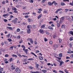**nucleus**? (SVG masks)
<instances>
[{
    "instance_id": "nucleus-38",
    "label": "nucleus",
    "mask_w": 73,
    "mask_h": 73,
    "mask_svg": "<svg viewBox=\"0 0 73 73\" xmlns=\"http://www.w3.org/2000/svg\"><path fill=\"white\" fill-rule=\"evenodd\" d=\"M17 55H18L20 58L22 57V56H21V54H20L18 53L17 54Z\"/></svg>"
},
{
    "instance_id": "nucleus-24",
    "label": "nucleus",
    "mask_w": 73,
    "mask_h": 73,
    "mask_svg": "<svg viewBox=\"0 0 73 73\" xmlns=\"http://www.w3.org/2000/svg\"><path fill=\"white\" fill-rule=\"evenodd\" d=\"M39 59L40 60H43V57L41 56H39Z\"/></svg>"
},
{
    "instance_id": "nucleus-45",
    "label": "nucleus",
    "mask_w": 73,
    "mask_h": 73,
    "mask_svg": "<svg viewBox=\"0 0 73 73\" xmlns=\"http://www.w3.org/2000/svg\"><path fill=\"white\" fill-rule=\"evenodd\" d=\"M33 28H34V29H35L36 28H37V27L35 25H33Z\"/></svg>"
},
{
    "instance_id": "nucleus-51",
    "label": "nucleus",
    "mask_w": 73,
    "mask_h": 73,
    "mask_svg": "<svg viewBox=\"0 0 73 73\" xmlns=\"http://www.w3.org/2000/svg\"><path fill=\"white\" fill-rule=\"evenodd\" d=\"M8 56H9V55H8V54H6L5 55V57H8Z\"/></svg>"
},
{
    "instance_id": "nucleus-15",
    "label": "nucleus",
    "mask_w": 73,
    "mask_h": 73,
    "mask_svg": "<svg viewBox=\"0 0 73 73\" xmlns=\"http://www.w3.org/2000/svg\"><path fill=\"white\" fill-rule=\"evenodd\" d=\"M66 19L67 20H71L70 17L69 16H66Z\"/></svg>"
},
{
    "instance_id": "nucleus-17",
    "label": "nucleus",
    "mask_w": 73,
    "mask_h": 73,
    "mask_svg": "<svg viewBox=\"0 0 73 73\" xmlns=\"http://www.w3.org/2000/svg\"><path fill=\"white\" fill-rule=\"evenodd\" d=\"M30 73H40L39 71H36V72H33L32 71H31Z\"/></svg>"
},
{
    "instance_id": "nucleus-26",
    "label": "nucleus",
    "mask_w": 73,
    "mask_h": 73,
    "mask_svg": "<svg viewBox=\"0 0 73 73\" xmlns=\"http://www.w3.org/2000/svg\"><path fill=\"white\" fill-rule=\"evenodd\" d=\"M9 62H13V58H11L9 59Z\"/></svg>"
},
{
    "instance_id": "nucleus-2",
    "label": "nucleus",
    "mask_w": 73,
    "mask_h": 73,
    "mask_svg": "<svg viewBox=\"0 0 73 73\" xmlns=\"http://www.w3.org/2000/svg\"><path fill=\"white\" fill-rule=\"evenodd\" d=\"M12 9L14 10V13H18V11H17V9L15 7L13 6L12 7Z\"/></svg>"
},
{
    "instance_id": "nucleus-14",
    "label": "nucleus",
    "mask_w": 73,
    "mask_h": 73,
    "mask_svg": "<svg viewBox=\"0 0 73 73\" xmlns=\"http://www.w3.org/2000/svg\"><path fill=\"white\" fill-rule=\"evenodd\" d=\"M53 3L55 6H56V5L57 4V3H56V2L55 1H54L52 2V4H53Z\"/></svg>"
},
{
    "instance_id": "nucleus-49",
    "label": "nucleus",
    "mask_w": 73,
    "mask_h": 73,
    "mask_svg": "<svg viewBox=\"0 0 73 73\" xmlns=\"http://www.w3.org/2000/svg\"><path fill=\"white\" fill-rule=\"evenodd\" d=\"M38 66H39V64H37L36 65V67L37 68H38Z\"/></svg>"
},
{
    "instance_id": "nucleus-46",
    "label": "nucleus",
    "mask_w": 73,
    "mask_h": 73,
    "mask_svg": "<svg viewBox=\"0 0 73 73\" xmlns=\"http://www.w3.org/2000/svg\"><path fill=\"white\" fill-rule=\"evenodd\" d=\"M64 72H65L66 73H69V72H68V70H66V69H64Z\"/></svg>"
},
{
    "instance_id": "nucleus-59",
    "label": "nucleus",
    "mask_w": 73,
    "mask_h": 73,
    "mask_svg": "<svg viewBox=\"0 0 73 73\" xmlns=\"http://www.w3.org/2000/svg\"><path fill=\"white\" fill-rule=\"evenodd\" d=\"M33 2L34 1H33V0H31L30 1V3H33Z\"/></svg>"
},
{
    "instance_id": "nucleus-47",
    "label": "nucleus",
    "mask_w": 73,
    "mask_h": 73,
    "mask_svg": "<svg viewBox=\"0 0 73 73\" xmlns=\"http://www.w3.org/2000/svg\"><path fill=\"white\" fill-rule=\"evenodd\" d=\"M8 40H9V42H11V41H12V40L11 39L9 38L8 39Z\"/></svg>"
},
{
    "instance_id": "nucleus-35",
    "label": "nucleus",
    "mask_w": 73,
    "mask_h": 73,
    "mask_svg": "<svg viewBox=\"0 0 73 73\" xmlns=\"http://www.w3.org/2000/svg\"><path fill=\"white\" fill-rule=\"evenodd\" d=\"M64 62H63L62 61L61 62H60V66H61V65H62V64H64Z\"/></svg>"
},
{
    "instance_id": "nucleus-42",
    "label": "nucleus",
    "mask_w": 73,
    "mask_h": 73,
    "mask_svg": "<svg viewBox=\"0 0 73 73\" xmlns=\"http://www.w3.org/2000/svg\"><path fill=\"white\" fill-rule=\"evenodd\" d=\"M52 72H53L54 73H57V72L56 71V70H52Z\"/></svg>"
},
{
    "instance_id": "nucleus-20",
    "label": "nucleus",
    "mask_w": 73,
    "mask_h": 73,
    "mask_svg": "<svg viewBox=\"0 0 73 73\" xmlns=\"http://www.w3.org/2000/svg\"><path fill=\"white\" fill-rule=\"evenodd\" d=\"M45 32L46 34V35H50V33H49L48 32V31H45Z\"/></svg>"
},
{
    "instance_id": "nucleus-28",
    "label": "nucleus",
    "mask_w": 73,
    "mask_h": 73,
    "mask_svg": "<svg viewBox=\"0 0 73 73\" xmlns=\"http://www.w3.org/2000/svg\"><path fill=\"white\" fill-rule=\"evenodd\" d=\"M7 28L10 29V30H12V28L11 27H7Z\"/></svg>"
},
{
    "instance_id": "nucleus-48",
    "label": "nucleus",
    "mask_w": 73,
    "mask_h": 73,
    "mask_svg": "<svg viewBox=\"0 0 73 73\" xmlns=\"http://www.w3.org/2000/svg\"><path fill=\"white\" fill-rule=\"evenodd\" d=\"M70 41H72V40H73V37H70Z\"/></svg>"
},
{
    "instance_id": "nucleus-9",
    "label": "nucleus",
    "mask_w": 73,
    "mask_h": 73,
    "mask_svg": "<svg viewBox=\"0 0 73 73\" xmlns=\"http://www.w3.org/2000/svg\"><path fill=\"white\" fill-rule=\"evenodd\" d=\"M61 10H62V9L61 8L58 9L55 11V13H58V12H59V11H61Z\"/></svg>"
},
{
    "instance_id": "nucleus-56",
    "label": "nucleus",
    "mask_w": 73,
    "mask_h": 73,
    "mask_svg": "<svg viewBox=\"0 0 73 73\" xmlns=\"http://www.w3.org/2000/svg\"><path fill=\"white\" fill-rule=\"evenodd\" d=\"M17 31L18 32H20V29L19 28H18L17 29Z\"/></svg>"
},
{
    "instance_id": "nucleus-31",
    "label": "nucleus",
    "mask_w": 73,
    "mask_h": 73,
    "mask_svg": "<svg viewBox=\"0 0 73 73\" xmlns=\"http://www.w3.org/2000/svg\"><path fill=\"white\" fill-rule=\"evenodd\" d=\"M60 5H61L63 6L65 5V3L63 2H61L60 3Z\"/></svg>"
},
{
    "instance_id": "nucleus-7",
    "label": "nucleus",
    "mask_w": 73,
    "mask_h": 73,
    "mask_svg": "<svg viewBox=\"0 0 73 73\" xmlns=\"http://www.w3.org/2000/svg\"><path fill=\"white\" fill-rule=\"evenodd\" d=\"M40 28L41 29H45L46 28V27H45V25H42L40 27Z\"/></svg>"
},
{
    "instance_id": "nucleus-58",
    "label": "nucleus",
    "mask_w": 73,
    "mask_h": 73,
    "mask_svg": "<svg viewBox=\"0 0 73 73\" xmlns=\"http://www.w3.org/2000/svg\"><path fill=\"white\" fill-rule=\"evenodd\" d=\"M23 24L24 25H27V24L25 23V22H23Z\"/></svg>"
},
{
    "instance_id": "nucleus-33",
    "label": "nucleus",
    "mask_w": 73,
    "mask_h": 73,
    "mask_svg": "<svg viewBox=\"0 0 73 73\" xmlns=\"http://www.w3.org/2000/svg\"><path fill=\"white\" fill-rule=\"evenodd\" d=\"M31 54L33 55H34V56H35V57H37V55H35V54L34 53H33V52H31Z\"/></svg>"
},
{
    "instance_id": "nucleus-19",
    "label": "nucleus",
    "mask_w": 73,
    "mask_h": 73,
    "mask_svg": "<svg viewBox=\"0 0 73 73\" xmlns=\"http://www.w3.org/2000/svg\"><path fill=\"white\" fill-rule=\"evenodd\" d=\"M11 22L12 23H14V24H16L17 23V21L15 20L12 21Z\"/></svg>"
},
{
    "instance_id": "nucleus-40",
    "label": "nucleus",
    "mask_w": 73,
    "mask_h": 73,
    "mask_svg": "<svg viewBox=\"0 0 73 73\" xmlns=\"http://www.w3.org/2000/svg\"><path fill=\"white\" fill-rule=\"evenodd\" d=\"M69 46L70 47V48H72V43H70L69 44Z\"/></svg>"
},
{
    "instance_id": "nucleus-25",
    "label": "nucleus",
    "mask_w": 73,
    "mask_h": 73,
    "mask_svg": "<svg viewBox=\"0 0 73 73\" xmlns=\"http://www.w3.org/2000/svg\"><path fill=\"white\" fill-rule=\"evenodd\" d=\"M28 60L29 61H33L34 60V59L33 58H29L28 59Z\"/></svg>"
},
{
    "instance_id": "nucleus-55",
    "label": "nucleus",
    "mask_w": 73,
    "mask_h": 73,
    "mask_svg": "<svg viewBox=\"0 0 73 73\" xmlns=\"http://www.w3.org/2000/svg\"><path fill=\"white\" fill-rule=\"evenodd\" d=\"M63 1H65V2H66V1H68V2H69V0H63Z\"/></svg>"
},
{
    "instance_id": "nucleus-8",
    "label": "nucleus",
    "mask_w": 73,
    "mask_h": 73,
    "mask_svg": "<svg viewBox=\"0 0 73 73\" xmlns=\"http://www.w3.org/2000/svg\"><path fill=\"white\" fill-rule=\"evenodd\" d=\"M39 32L40 33H41V34H43L44 33V30L41 29H40Z\"/></svg>"
},
{
    "instance_id": "nucleus-13",
    "label": "nucleus",
    "mask_w": 73,
    "mask_h": 73,
    "mask_svg": "<svg viewBox=\"0 0 73 73\" xmlns=\"http://www.w3.org/2000/svg\"><path fill=\"white\" fill-rule=\"evenodd\" d=\"M42 16V14H40V15H39V16L37 17V18L38 19V20H39V19H40V18H41V16Z\"/></svg>"
},
{
    "instance_id": "nucleus-32",
    "label": "nucleus",
    "mask_w": 73,
    "mask_h": 73,
    "mask_svg": "<svg viewBox=\"0 0 73 73\" xmlns=\"http://www.w3.org/2000/svg\"><path fill=\"white\" fill-rule=\"evenodd\" d=\"M59 56L60 57H61L62 56V53H60L59 55Z\"/></svg>"
},
{
    "instance_id": "nucleus-16",
    "label": "nucleus",
    "mask_w": 73,
    "mask_h": 73,
    "mask_svg": "<svg viewBox=\"0 0 73 73\" xmlns=\"http://www.w3.org/2000/svg\"><path fill=\"white\" fill-rule=\"evenodd\" d=\"M30 42L31 44H33V40H32V38L30 39Z\"/></svg>"
},
{
    "instance_id": "nucleus-34",
    "label": "nucleus",
    "mask_w": 73,
    "mask_h": 73,
    "mask_svg": "<svg viewBox=\"0 0 73 73\" xmlns=\"http://www.w3.org/2000/svg\"><path fill=\"white\" fill-rule=\"evenodd\" d=\"M48 4L49 5H53V4H52V3H51L50 2H49L48 3Z\"/></svg>"
},
{
    "instance_id": "nucleus-50",
    "label": "nucleus",
    "mask_w": 73,
    "mask_h": 73,
    "mask_svg": "<svg viewBox=\"0 0 73 73\" xmlns=\"http://www.w3.org/2000/svg\"><path fill=\"white\" fill-rule=\"evenodd\" d=\"M2 4H5V1H3V2H2Z\"/></svg>"
},
{
    "instance_id": "nucleus-23",
    "label": "nucleus",
    "mask_w": 73,
    "mask_h": 73,
    "mask_svg": "<svg viewBox=\"0 0 73 73\" xmlns=\"http://www.w3.org/2000/svg\"><path fill=\"white\" fill-rule=\"evenodd\" d=\"M17 38H18V39H20L21 38V36L20 35H19V36H16Z\"/></svg>"
},
{
    "instance_id": "nucleus-54",
    "label": "nucleus",
    "mask_w": 73,
    "mask_h": 73,
    "mask_svg": "<svg viewBox=\"0 0 73 73\" xmlns=\"http://www.w3.org/2000/svg\"><path fill=\"white\" fill-rule=\"evenodd\" d=\"M29 17V15H26L25 16V17L26 19L28 18Z\"/></svg>"
},
{
    "instance_id": "nucleus-52",
    "label": "nucleus",
    "mask_w": 73,
    "mask_h": 73,
    "mask_svg": "<svg viewBox=\"0 0 73 73\" xmlns=\"http://www.w3.org/2000/svg\"><path fill=\"white\" fill-rule=\"evenodd\" d=\"M46 0H43L42 1V3H44L45 2Z\"/></svg>"
},
{
    "instance_id": "nucleus-53",
    "label": "nucleus",
    "mask_w": 73,
    "mask_h": 73,
    "mask_svg": "<svg viewBox=\"0 0 73 73\" xmlns=\"http://www.w3.org/2000/svg\"><path fill=\"white\" fill-rule=\"evenodd\" d=\"M3 68H0V71H3Z\"/></svg>"
},
{
    "instance_id": "nucleus-57",
    "label": "nucleus",
    "mask_w": 73,
    "mask_h": 73,
    "mask_svg": "<svg viewBox=\"0 0 73 73\" xmlns=\"http://www.w3.org/2000/svg\"><path fill=\"white\" fill-rule=\"evenodd\" d=\"M53 37L54 38H56V34L54 35Z\"/></svg>"
},
{
    "instance_id": "nucleus-64",
    "label": "nucleus",
    "mask_w": 73,
    "mask_h": 73,
    "mask_svg": "<svg viewBox=\"0 0 73 73\" xmlns=\"http://www.w3.org/2000/svg\"><path fill=\"white\" fill-rule=\"evenodd\" d=\"M52 43H53V42H52V41H50V42H49L50 44H52Z\"/></svg>"
},
{
    "instance_id": "nucleus-18",
    "label": "nucleus",
    "mask_w": 73,
    "mask_h": 73,
    "mask_svg": "<svg viewBox=\"0 0 73 73\" xmlns=\"http://www.w3.org/2000/svg\"><path fill=\"white\" fill-rule=\"evenodd\" d=\"M12 56L13 57H15V58H17V56L16 55L13 54L12 55Z\"/></svg>"
},
{
    "instance_id": "nucleus-36",
    "label": "nucleus",
    "mask_w": 73,
    "mask_h": 73,
    "mask_svg": "<svg viewBox=\"0 0 73 73\" xmlns=\"http://www.w3.org/2000/svg\"><path fill=\"white\" fill-rule=\"evenodd\" d=\"M42 72H43V73H46V70H42Z\"/></svg>"
},
{
    "instance_id": "nucleus-5",
    "label": "nucleus",
    "mask_w": 73,
    "mask_h": 73,
    "mask_svg": "<svg viewBox=\"0 0 73 73\" xmlns=\"http://www.w3.org/2000/svg\"><path fill=\"white\" fill-rule=\"evenodd\" d=\"M23 51H24V52L26 53V54L27 55H29V53H28V49H24V50H23Z\"/></svg>"
},
{
    "instance_id": "nucleus-41",
    "label": "nucleus",
    "mask_w": 73,
    "mask_h": 73,
    "mask_svg": "<svg viewBox=\"0 0 73 73\" xmlns=\"http://www.w3.org/2000/svg\"><path fill=\"white\" fill-rule=\"evenodd\" d=\"M48 24H53V21H50V22H49Z\"/></svg>"
},
{
    "instance_id": "nucleus-62",
    "label": "nucleus",
    "mask_w": 73,
    "mask_h": 73,
    "mask_svg": "<svg viewBox=\"0 0 73 73\" xmlns=\"http://www.w3.org/2000/svg\"><path fill=\"white\" fill-rule=\"evenodd\" d=\"M68 9H65V12H67L68 11Z\"/></svg>"
},
{
    "instance_id": "nucleus-61",
    "label": "nucleus",
    "mask_w": 73,
    "mask_h": 73,
    "mask_svg": "<svg viewBox=\"0 0 73 73\" xmlns=\"http://www.w3.org/2000/svg\"><path fill=\"white\" fill-rule=\"evenodd\" d=\"M40 52V51L39 50H37L36 51V53H39Z\"/></svg>"
},
{
    "instance_id": "nucleus-6",
    "label": "nucleus",
    "mask_w": 73,
    "mask_h": 73,
    "mask_svg": "<svg viewBox=\"0 0 73 73\" xmlns=\"http://www.w3.org/2000/svg\"><path fill=\"white\" fill-rule=\"evenodd\" d=\"M11 68L12 70H15V66L14 64H12L11 66Z\"/></svg>"
},
{
    "instance_id": "nucleus-22",
    "label": "nucleus",
    "mask_w": 73,
    "mask_h": 73,
    "mask_svg": "<svg viewBox=\"0 0 73 73\" xmlns=\"http://www.w3.org/2000/svg\"><path fill=\"white\" fill-rule=\"evenodd\" d=\"M9 15V14L7 13L6 14H4L3 15V17H5V16H8Z\"/></svg>"
},
{
    "instance_id": "nucleus-37",
    "label": "nucleus",
    "mask_w": 73,
    "mask_h": 73,
    "mask_svg": "<svg viewBox=\"0 0 73 73\" xmlns=\"http://www.w3.org/2000/svg\"><path fill=\"white\" fill-rule=\"evenodd\" d=\"M62 28H65V25H62Z\"/></svg>"
},
{
    "instance_id": "nucleus-12",
    "label": "nucleus",
    "mask_w": 73,
    "mask_h": 73,
    "mask_svg": "<svg viewBox=\"0 0 73 73\" xmlns=\"http://www.w3.org/2000/svg\"><path fill=\"white\" fill-rule=\"evenodd\" d=\"M32 19H30V18H29L27 19V21H28V22L29 23H31L32 21Z\"/></svg>"
},
{
    "instance_id": "nucleus-60",
    "label": "nucleus",
    "mask_w": 73,
    "mask_h": 73,
    "mask_svg": "<svg viewBox=\"0 0 73 73\" xmlns=\"http://www.w3.org/2000/svg\"><path fill=\"white\" fill-rule=\"evenodd\" d=\"M67 53H69L70 54V53H73V51H72L71 52H67Z\"/></svg>"
},
{
    "instance_id": "nucleus-39",
    "label": "nucleus",
    "mask_w": 73,
    "mask_h": 73,
    "mask_svg": "<svg viewBox=\"0 0 73 73\" xmlns=\"http://www.w3.org/2000/svg\"><path fill=\"white\" fill-rule=\"evenodd\" d=\"M57 27H60V23H58L57 24Z\"/></svg>"
},
{
    "instance_id": "nucleus-27",
    "label": "nucleus",
    "mask_w": 73,
    "mask_h": 73,
    "mask_svg": "<svg viewBox=\"0 0 73 73\" xmlns=\"http://www.w3.org/2000/svg\"><path fill=\"white\" fill-rule=\"evenodd\" d=\"M58 40L59 41V43H61V42H62V39H61L60 38H59L58 39Z\"/></svg>"
},
{
    "instance_id": "nucleus-30",
    "label": "nucleus",
    "mask_w": 73,
    "mask_h": 73,
    "mask_svg": "<svg viewBox=\"0 0 73 73\" xmlns=\"http://www.w3.org/2000/svg\"><path fill=\"white\" fill-rule=\"evenodd\" d=\"M60 19L62 20V21H64L65 19V17H62L60 18Z\"/></svg>"
},
{
    "instance_id": "nucleus-44",
    "label": "nucleus",
    "mask_w": 73,
    "mask_h": 73,
    "mask_svg": "<svg viewBox=\"0 0 73 73\" xmlns=\"http://www.w3.org/2000/svg\"><path fill=\"white\" fill-rule=\"evenodd\" d=\"M44 40L45 42H46L47 41H48V39H46V38H44Z\"/></svg>"
},
{
    "instance_id": "nucleus-11",
    "label": "nucleus",
    "mask_w": 73,
    "mask_h": 73,
    "mask_svg": "<svg viewBox=\"0 0 73 73\" xmlns=\"http://www.w3.org/2000/svg\"><path fill=\"white\" fill-rule=\"evenodd\" d=\"M13 48H14V46H13L10 47L9 49L10 50H13Z\"/></svg>"
},
{
    "instance_id": "nucleus-4",
    "label": "nucleus",
    "mask_w": 73,
    "mask_h": 73,
    "mask_svg": "<svg viewBox=\"0 0 73 73\" xmlns=\"http://www.w3.org/2000/svg\"><path fill=\"white\" fill-rule=\"evenodd\" d=\"M53 48L54 50H56L57 47H58V46L56 44H55L53 45Z\"/></svg>"
},
{
    "instance_id": "nucleus-10",
    "label": "nucleus",
    "mask_w": 73,
    "mask_h": 73,
    "mask_svg": "<svg viewBox=\"0 0 73 73\" xmlns=\"http://www.w3.org/2000/svg\"><path fill=\"white\" fill-rule=\"evenodd\" d=\"M48 28L51 31H53V28L50 26H49L48 27Z\"/></svg>"
},
{
    "instance_id": "nucleus-21",
    "label": "nucleus",
    "mask_w": 73,
    "mask_h": 73,
    "mask_svg": "<svg viewBox=\"0 0 73 73\" xmlns=\"http://www.w3.org/2000/svg\"><path fill=\"white\" fill-rule=\"evenodd\" d=\"M21 47L22 48H23V50H24V49H25V46H24V45H22L21 46Z\"/></svg>"
},
{
    "instance_id": "nucleus-3",
    "label": "nucleus",
    "mask_w": 73,
    "mask_h": 73,
    "mask_svg": "<svg viewBox=\"0 0 73 73\" xmlns=\"http://www.w3.org/2000/svg\"><path fill=\"white\" fill-rule=\"evenodd\" d=\"M15 71L16 73H20L21 72V70L20 69H19V68H17L15 69Z\"/></svg>"
},
{
    "instance_id": "nucleus-1",
    "label": "nucleus",
    "mask_w": 73,
    "mask_h": 73,
    "mask_svg": "<svg viewBox=\"0 0 73 73\" xmlns=\"http://www.w3.org/2000/svg\"><path fill=\"white\" fill-rule=\"evenodd\" d=\"M27 29H29L27 30V33L29 34L31 33V29H32V26L28 25L27 26Z\"/></svg>"
},
{
    "instance_id": "nucleus-63",
    "label": "nucleus",
    "mask_w": 73,
    "mask_h": 73,
    "mask_svg": "<svg viewBox=\"0 0 73 73\" xmlns=\"http://www.w3.org/2000/svg\"><path fill=\"white\" fill-rule=\"evenodd\" d=\"M22 42H23V40H21L19 42V44H21L22 43Z\"/></svg>"
},
{
    "instance_id": "nucleus-29",
    "label": "nucleus",
    "mask_w": 73,
    "mask_h": 73,
    "mask_svg": "<svg viewBox=\"0 0 73 73\" xmlns=\"http://www.w3.org/2000/svg\"><path fill=\"white\" fill-rule=\"evenodd\" d=\"M71 6H73V0L72 1V2L70 3L69 4Z\"/></svg>"
},
{
    "instance_id": "nucleus-43",
    "label": "nucleus",
    "mask_w": 73,
    "mask_h": 73,
    "mask_svg": "<svg viewBox=\"0 0 73 73\" xmlns=\"http://www.w3.org/2000/svg\"><path fill=\"white\" fill-rule=\"evenodd\" d=\"M6 37L8 38H9L10 37V34H9L8 35H7L6 36Z\"/></svg>"
}]
</instances>
